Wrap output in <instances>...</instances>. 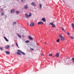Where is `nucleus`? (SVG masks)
Segmentation results:
<instances>
[{"mask_svg":"<svg viewBox=\"0 0 74 74\" xmlns=\"http://www.w3.org/2000/svg\"><path fill=\"white\" fill-rule=\"evenodd\" d=\"M42 21H43L44 22H45L46 21V20L45 19V18H42Z\"/></svg>","mask_w":74,"mask_h":74,"instance_id":"10","label":"nucleus"},{"mask_svg":"<svg viewBox=\"0 0 74 74\" xmlns=\"http://www.w3.org/2000/svg\"><path fill=\"white\" fill-rule=\"evenodd\" d=\"M24 8H25V10H27V5H25V6L24 7Z\"/></svg>","mask_w":74,"mask_h":74,"instance_id":"14","label":"nucleus"},{"mask_svg":"<svg viewBox=\"0 0 74 74\" xmlns=\"http://www.w3.org/2000/svg\"><path fill=\"white\" fill-rule=\"evenodd\" d=\"M71 26L72 28L74 29V24L73 23H72Z\"/></svg>","mask_w":74,"mask_h":74,"instance_id":"16","label":"nucleus"},{"mask_svg":"<svg viewBox=\"0 0 74 74\" xmlns=\"http://www.w3.org/2000/svg\"><path fill=\"white\" fill-rule=\"evenodd\" d=\"M23 35H22V37H23Z\"/></svg>","mask_w":74,"mask_h":74,"instance_id":"35","label":"nucleus"},{"mask_svg":"<svg viewBox=\"0 0 74 74\" xmlns=\"http://www.w3.org/2000/svg\"><path fill=\"white\" fill-rule=\"evenodd\" d=\"M30 49H31V50H32V51H34V49H33L31 48Z\"/></svg>","mask_w":74,"mask_h":74,"instance_id":"29","label":"nucleus"},{"mask_svg":"<svg viewBox=\"0 0 74 74\" xmlns=\"http://www.w3.org/2000/svg\"><path fill=\"white\" fill-rule=\"evenodd\" d=\"M4 39H5V41H7V42L8 41V39H7V38H6V37H4Z\"/></svg>","mask_w":74,"mask_h":74,"instance_id":"12","label":"nucleus"},{"mask_svg":"<svg viewBox=\"0 0 74 74\" xmlns=\"http://www.w3.org/2000/svg\"><path fill=\"white\" fill-rule=\"evenodd\" d=\"M65 32V30H64V32Z\"/></svg>","mask_w":74,"mask_h":74,"instance_id":"36","label":"nucleus"},{"mask_svg":"<svg viewBox=\"0 0 74 74\" xmlns=\"http://www.w3.org/2000/svg\"><path fill=\"white\" fill-rule=\"evenodd\" d=\"M59 37L60 38H61V41H64L65 40V38L62 36V35L59 34Z\"/></svg>","mask_w":74,"mask_h":74,"instance_id":"2","label":"nucleus"},{"mask_svg":"<svg viewBox=\"0 0 74 74\" xmlns=\"http://www.w3.org/2000/svg\"><path fill=\"white\" fill-rule=\"evenodd\" d=\"M17 34L18 37H19V38H21V36L19 35V34L17 33Z\"/></svg>","mask_w":74,"mask_h":74,"instance_id":"17","label":"nucleus"},{"mask_svg":"<svg viewBox=\"0 0 74 74\" xmlns=\"http://www.w3.org/2000/svg\"><path fill=\"white\" fill-rule=\"evenodd\" d=\"M1 49V51H3V48L1 47H0V50Z\"/></svg>","mask_w":74,"mask_h":74,"instance_id":"26","label":"nucleus"},{"mask_svg":"<svg viewBox=\"0 0 74 74\" xmlns=\"http://www.w3.org/2000/svg\"><path fill=\"white\" fill-rule=\"evenodd\" d=\"M16 46H17V47L18 48H19V46H18V43H16Z\"/></svg>","mask_w":74,"mask_h":74,"instance_id":"21","label":"nucleus"},{"mask_svg":"<svg viewBox=\"0 0 74 74\" xmlns=\"http://www.w3.org/2000/svg\"><path fill=\"white\" fill-rule=\"evenodd\" d=\"M25 16L26 17V18H28L29 17V15L27 14H25Z\"/></svg>","mask_w":74,"mask_h":74,"instance_id":"11","label":"nucleus"},{"mask_svg":"<svg viewBox=\"0 0 74 74\" xmlns=\"http://www.w3.org/2000/svg\"><path fill=\"white\" fill-rule=\"evenodd\" d=\"M60 41L59 39H58L57 40V42H59V41Z\"/></svg>","mask_w":74,"mask_h":74,"instance_id":"25","label":"nucleus"},{"mask_svg":"<svg viewBox=\"0 0 74 74\" xmlns=\"http://www.w3.org/2000/svg\"><path fill=\"white\" fill-rule=\"evenodd\" d=\"M55 56H57V58H59V53H57L56 54Z\"/></svg>","mask_w":74,"mask_h":74,"instance_id":"6","label":"nucleus"},{"mask_svg":"<svg viewBox=\"0 0 74 74\" xmlns=\"http://www.w3.org/2000/svg\"><path fill=\"white\" fill-rule=\"evenodd\" d=\"M40 8H42V5H41V4H40Z\"/></svg>","mask_w":74,"mask_h":74,"instance_id":"24","label":"nucleus"},{"mask_svg":"<svg viewBox=\"0 0 74 74\" xmlns=\"http://www.w3.org/2000/svg\"><path fill=\"white\" fill-rule=\"evenodd\" d=\"M16 24V23L15 22H14L13 23V25H15Z\"/></svg>","mask_w":74,"mask_h":74,"instance_id":"28","label":"nucleus"},{"mask_svg":"<svg viewBox=\"0 0 74 74\" xmlns=\"http://www.w3.org/2000/svg\"><path fill=\"white\" fill-rule=\"evenodd\" d=\"M62 30H64V28H63V27H62Z\"/></svg>","mask_w":74,"mask_h":74,"instance_id":"32","label":"nucleus"},{"mask_svg":"<svg viewBox=\"0 0 74 74\" xmlns=\"http://www.w3.org/2000/svg\"><path fill=\"white\" fill-rule=\"evenodd\" d=\"M49 56H52V55L49 54Z\"/></svg>","mask_w":74,"mask_h":74,"instance_id":"31","label":"nucleus"},{"mask_svg":"<svg viewBox=\"0 0 74 74\" xmlns=\"http://www.w3.org/2000/svg\"><path fill=\"white\" fill-rule=\"evenodd\" d=\"M41 56H44V55L43 54H41Z\"/></svg>","mask_w":74,"mask_h":74,"instance_id":"33","label":"nucleus"},{"mask_svg":"<svg viewBox=\"0 0 74 74\" xmlns=\"http://www.w3.org/2000/svg\"><path fill=\"white\" fill-rule=\"evenodd\" d=\"M45 44H47V42H45Z\"/></svg>","mask_w":74,"mask_h":74,"instance_id":"38","label":"nucleus"},{"mask_svg":"<svg viewBox=\"0 0 74 74\" xmlns=\"http://www.w3.org/2000/svg\"><path fill=\"white\" fill-rule=\"evenodd\" d=\"M69 37H70V38H71L72 40H73L74 39V37L73 36H69Z\"/></svg>","mask_w":74,"mask_h":74,"instance_id":"19","label":"nucleus"},{"mask_svg":"<svg viewBox=\"0 0 74 74\" xmlns=\"http://www.w3.org/2000/svg\"><path fill=\"white\" fill-rule=\"evenodd\" d=\"M31 4L34 7H36V3H35L34 2H33L32 3H31Z\"/></svg>","mask_w":74,"mask_h":74,"instance_id":"4","label":"nucleus"},{"mask_svg":"<svg viewBox=\"0 0 74 74\" xmlns=\"http://www.w3.org/2000/svg\"><path fill=\"white\" fill-rule=\"evenodd\" d=\"M38 25H44V23L42 22H39L38 23Z\"/></svg>","mask_w":74,"mask_h":74,"instance_id":"7","label":"nucleus"},{"mask_svg":"<svg viewBox=\"0 0 74 74\" xmlns=\"http://www.w3.org/2000/svg\"><path fill=\"white\" fill-rule=\"evenodd\" d=\"M25 43H28L29 42H30V41H29V40H27L25 41Z\"/></svg>","mask_w":74,"mask_h":74,"instance_id":"18","label":"nucleus"},{"mask_svg":"<svg viewBox=\"0 0 74 74\" xmlns=\"http://www.w3.org/2000/svg\"><path fill=\"white\" fill-rule=\"evenodd\" d=\"M72 60L73 62V63H74V58H73L72 59Z\"/></svg>","mask_w":74,"mask_h":74,"instance_id":"22","label":"nucleus"},{"mask_svg":"<svg viewBox=\"0 0 74 74\" xmlns=\"http://www.w3.org/2000/svg\"><path fill=\"white\" fill-rule=\"evenodd\" d=\"M28 38L29 40H33V38L30 36H28Z\"/></svg>","mask_w":74,"mask_h":74,"instance_id":"5","label":"nucleus"},{"mask_svg":"<svg viewBox=\"0 0 74 74\" xmlns=\"http://www.w3.org/2000/svg\"><path fill=\"white\" fill-rule=\"evenodd\" d=\"M67 59H68V58H67Z\"/></svg>","mask_w":74,"mask_h":74,"instance_id":"39","label":"nucleus"},{"mask_svg":"<svg viewBox=\"0 0 74 74\" xmlns=\"http://www.w3.org/2000/svg\"><path fill=\"white\" fill-rule=\"evenodd\" d=\"M53 23H49V25H52L53 27H56V25H54V24H53Z\"/></svg>","mask_w":74,"mask_h":74,"instance_id":"3","label":"nucleus"},{"mask_svg":"<svg viewBox=\"0 0 74 74\" xmlns=\"http://www.w3.org/2000/svg\"><path fill=\"white\" fill-rule=\"evenodd\" d=\"M16 14H19V12L18 11H16Z\"/></svg>","mask_w":74,"mask_h":74,"instance_id":"20","label":"nucleus"},{"mask_svg":"<svg viewBox=\"0 0 74 74\" xmlns=\"http://www.w3.org/2000/svg\"><path fill=\"white\" fill-rule=\"evenodd\" d=\"M67 34H68V35H70V33L69 32L67 33Z\"/></svg>","mask_w":74,"mask_h":74,"instance_id":"30","label":"nucleus"},{"mask_svg":"<svg viewBox=\"0 0 74 74\" xmlns=\"http://www.w3.org/2000/svg\"><path fill=\"white\" fill-rule=\"evenodd\" d=\"M5 49H8V48H10V45H8L7 46H6L5 47Z\"/></svg>","mask_w":74,"mask_h":74,"instance_id":"8","label":"nucleus"},{"mask_svg":"<svg viewBox=\"0 0 74 74\" xmlns=\"http://www.w3.org/2000/svg\"><path fill=\"white\" fill-rule=\"evenodd\" d=\"M29 17L31 16H32V13H29Z\"/></svg>","mask_w":74,"mask_h":74,"instance_id":"23","label":"nucleus"},{"mask_svg":"<svg viewBox=\"0 0 74 74\" xmlns=\"http://www.w3.org/2000/svg\"><path fill=\"white\" fill-rule=\"evenodd\" d=\"M15 12V10L14 9H12L11 11V13H13V12Z\"/></svg>","mask_w":74,"mask_h":74,"instance_id":"13","label":"nucleus"},{"mask_svg":"<svg viewBox=\"0 0 74 74\" xmlns=\"http://www.w3.org/2000/svg\"><path fill=\"white\" fill-rule=\"evenodd\" d=\"M21 1H22V2H23V1H25V0H21Z\"/></svg>","mask_w":74,"mask_h":74,"instance_id":"27","label":"nucleus"},{"mask_svg":"<svg viewBox=\"0 0 74 74\" xmlns=\"http://www.w3.org/2000/svg\"><path fill=\"white\" fill-rule=\"evenodd\" d=\"M1 10H3V9H1Z\"/></svg>","mask_w":74,"mask_h":74,"instance_id":"37","label":"nucleus"},{"mask_svg":"<svg viewBox=\"0 0 74 74\" xmlns=\"http://www.w3.org/2000/svg\"><path fill=\"white\" fill-rule=\"evenodd\" d=\"M6 53L7 55H9L10 53L9 51H6Z\"/></svg>","mask_w":74,"mask_h":74,"instance_id":"15","label":"nucleus"},{"mask_svg":"<svg viewBox=\"0 0 74 74\" xmlns=\"http://www.w3.org/2000/svg\"><path fill=\"white\" fill-rule=\"evenodd\" d=\"M18 52H16L15 53L16 54H17V55H21V54L19 52L21 53H22L23 55H25V53L24 52H22L20 50H17Z\"/></svg>","mask_w":74,"mask_h":74,"instance_id":"1","label":"nucleus"},{"mask_svg":"<svg viewBox=\"0 0 74 74\" xmlns=\"http://www.w3.org/2000/svg\"><path fill=\"white\" fill-rule=\"evenodd\" d=\"M3 14H3V13H2V15H3Z\"/></svg>","mask_w":74,"mask_h":74,"instance_id":"34","label":"nucleus"},{"mask_svg":"<svg viewBox=\"0 0 74 74\" xmlns=\"http://www.w3.org/2000/svg\"><path fill=\"white\" fill-rule=\"evenodd\" d=\"M30 25L31 26H33L34 25V23H30Z\"/></svg>","mask_w":74,"mask_h":74,"instance_id":"9","label":"nucleus"}]
</instances>
